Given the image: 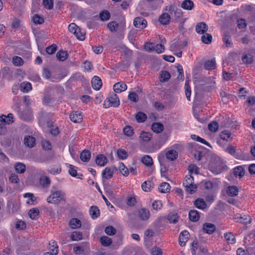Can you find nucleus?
<instances>
[{
  "label": "nucleus",
  "instance_id": "obj_1",
  "mask_svg": "<svg viewBox=\"0 0 255 255\" xmlns=\"http://www.w3.org/2000/svg\"><path fill=\"white\" fill-rule=\"evenodd\" d=\"M183 185L185 190L189 193L192 194L197 191V186L194 182V178L191 175H186L183 182Z\"/></svg>",
  "mask_w": 255,
  "mask_h": 255
},
{
  "label": "nucleus",
  "instance_id": "obj_2",
  "mask_svg": "<svg viewBox=\"0 0 255 255\" xmlns=\"http://www.w3.org/2000/svg\"><path fill=\"white\" fill-rule=\"evenodd\" d=\"M65 195L61 191H52L51 194L47 198V202L52 204H58L65 200Z\"/></svg>",
  "mask_w": 255,
  "mask_h": 255
},
{
  "label": "nucleus",
  "instance_id": "obj_3",
  "mask_svg": "<svg viewBox=\"0 0 255 255\" xmlns=\"http://www.w3.org/2000/svg\"><path fill=\"white\" fill-rule=\"evenodd\" d=\"M19 117L25 121H31L33 118V113L30 108H27L25 110L18 113Z\"/></svg>",
  "mask_w": 255,
  "mask_h": 255
},
{
  "label": "nucleus",
  "instance_id": "obj_4",
  "mask_svg": "<svg viewBox=\"0 0 255 255\" xmlns=\"http://www.w3.org/2000/svg\"><path fill=\"white\" fill-rule=\"evenodd\" d=\"M133 24L136 28L143 29L146 27L147 22L143 17H136L133 20Z\"/></svg>",
  "mask_w": 255,
  "mask_h": 255
},
{
  "label": "nucleus",
  "instance_id": "obj_5",
  "mask_svg": "<svg viewBox=\"0 0 255 255\" xmlns=\"http://www.w3.org/2000/svg\"><path fill=\"white\" fill-rule=\"evenodd\" d=\"M138 218L142 221H147L150 217V211L145 208H142L138 210L137 214Z\"/></svg>",
  "mask_w": 255,
  "mask_h": 255
},
{
  "label": "nucleus",
  "instance_id": "obj_6",
  "mask_svg": "<svg viewBox=\"0 0 255 255\" xmlns=\"http://www.w3.org/2000/svg\"><path fill=\"white\" fill-rule=\"evenodd\" d=\"M190 237V235L189 232L186 231L184 230L182 231L179 235V243L180 245L182 247L185 246L186 243L189 239Z\"/></svg>",
  "mask_w": 255,
  "mask_h": 255
},
{
  "label": "nucleus",
  "instance_id": "obj_7",
  "mask_svg": "<svg viewBox=\"0 0 255 255\" xmlns=\"http://www.w3.org/2000/svg\"><path fill=\"white\" fill-rule=\"evenodd\" d=\"M13 122V116L11 113L8 114L7 116L4 115H2L0 116V124L6 125H9Z\"/></svg>",
  "mask_w": 255,
  "mask_h": 255
},
{
  "label": "nucleus",
  "instance_id": "obj_8",
  "mask_svg": "<svg viewBox=\"0 0 255 255\" xmlns=\"http://www.w3.org/2000/svg\"><path fill=\"white\" fill-rule=\"evenodd\" d=\"M208 29V26L204 22H199L197 24L195 30L197 33L200 34H203Z\"/></svg>",
  "mask_w": 255,
  "mask_h": 255
},
{
  "label": "nucleus",
  "instance_id": "obj_9",
  "mask_svg": "<svg viewBox=\"0 0 255 255\" xmlns=\"http://www.w3.org/2000/svg\"><path fill=\"white\" fill-rule=\"evenodd\" d=\"M69 117L71 121L75 123H80L83 119V116L79 112H73L70 114Z\"/></svg>",
  "mask_w": 255,
  "mask_h": 255
},
{
  "label": "nucleus",
  "instance_id": "obj_10",
  "mask_svg": "<svg viewBox=\"0 0 255 255\" xmlns=\"http://www.w3.org/2000/svg\"><path fill=\"white\" fill-rule=\"evenodd\" d=\"M69 226L72 229H79L82 226V222L79 219L73 218L70 220Z\"/></svg>",
  "mask_w": 255,
  "mask_h": 255
},
{
  "label": "nucleus",
  "instance_id": "obj_11",
  "mask_svg": "<svg viewBox=\"0 0 255 255\" xmlns=\"http://www.w3.org/2000/svg\"><path fill=\"white\" fill-rule=\"evenodd\" d=\"M92 87L96 90H99L102 86V82L101 79L98 76H94L91 81Z\"/></svg>",
  "mask_w": 255,
  "mask_h": 255
},
{
  "label": "nucleus",
  "instance_id": "obj_12",
  "mask_svg": "<svg viewBox=\"0 0 255 255\" xmlns=\"http://www.w3.org/2000/svg\"><path fill=\"white\" fill-rule=\"evenodd\" d=\"M113 88L115 92L121 93L127 89V86L124 82H118L114 85Z\"/></svg>",
  "mask_w": 255,
  "mask_h": 255
},
{
  "label": "nucleus",
  "instance_id": "obj_13",
  "mask_svg": "<svg viewBox=\"0 0 255 255\" xmlns=\"http://www.w3.org/2000/svg\"><path fill=\"white\" fill-rule=\"evenodd\" d=\"M108 102H109V106L117 107L120 105V100L115 94L108 98Z\"/></svg>",
  "mask_w": 255,
  "mask_h": 255
},
{
  "label": "nucleus",
  "instance_id": "obj_14",
  "mask_svg": "<svg viewBox=\"0 0 255 255\" xmlns=\"http://www.w3.org/2000/svg\"><path fill=\"white\" fill-rule=\"evenodd\" d=\"M113 176V171L109 167H106L102 172V177L103 181L105 182L106 180L111 178Z\"/></svg>",
  "mask_w": 255,
  "mask_h": 255
},
{
  "label": "nucleus",
  "instance_id": "obj_15",
  "mask_svg": "<svg viewBox=\"0 0 255 255\" xmlns=\"http://www.w3.org/2000/svg\"><path fill=\"white\" fill-rule=\"evenodd\" d=\"M215 230V226L211 223H205L203 226V230L207 234H212Z\"/></svg>",
  "mask_w": 255,
  "mask_h": 255
},
{
  "label": "nucleus",
  "instance_id": "obj_16",
  "mask_svg": "<svg viewBox=\"0 0 255 255\" xmlns=\"http://www.w3.org/2000/svg\"><path fill=\"white\" fill-rule=\"evenodd\" d=\"M194 6V2L191 0H184L181 3V7L185 10H192Z\"/></svg>",
  "mask_w": 255,
  "mask_h": 255
},
{
  "label": "nucleus",
  "instance_id": "obj_17",
  "mask_svg": "<svg viewBox=\"0 0 255 255\" xmlns=\"http://www.w3.org/2000/svg\"><path fill=\"white\" fill-rule=\"evenodd\" d=\"M24 143L25 146L33 147L35 144V139L31 136H27L24 138Z\"/></svg>",
  "mask_w": 255,
  "mask_h": 255
},
{
  "label": "nucleus",
  "instance_id": "obj_18",
  "mask_svg": "<svg viewBox=\"0 0 255 255\" xmlns=\"http://www.w3.org/2000/svg\"><path fill=\"white\" fill-rule=\"evenodd\" d=\"M96 163L101 166H104L107 162L106 157L103 154H98L96 158Z\"/></svg>",
  "mask_w": 255,
  "mask_h": 255
},
{
  "label": "nucleus",
  "instance_id": "obj_19",
  "mask_svg": "<svg viewBox=\"0 0 255 255\" xmlns=\"http://www.w3.org/2000/svg\"><path fill=\"white\" fill-rule=\"evenodd\" d=\"M239 189L236 186H230L227 189V193L230 196L234 197L238 194Z\"/></svg>",
  "mask_w": 255,
  "mask_h": 255
},
{
  "label": "nucleus",
  "instance_id": "obj_20",
  "mask_svg": "<svg viewBox=\"0 0 255 255\" xmlns=\"http://www.w3.org/2000/svg\"><path fill=\"white\" fill-rule=\"evenodd\" d=\"M170 20V16L167 13H162L159 18V22L163 25L167 24Z\"/></svg>",
  "mask_w": 255,
  "mask_h": 255
},
{
  "label": "nucleus",
  "instance_id": "obj_21",
  "mask_svg": "<svg viewBox=\"0 0 255 255\" xmlns=\"http://www.w3.org/2000/svg\"><path fill=\"white\" fill-rule=\"evenodd\" d=\"M189 218L192 222H197L200 218L198 212L195 210H191L189 213Z\"/></svg>",
  "mask_w": 255,
  "mask_h": 255
},
{
  "label": "nucleus",
  "instance_id": "obj_22",
  "mask_svg": "<svg viewBox=\"0 0 255 255\" xmlns=\"http://www.w3.org/2000/svg\"><path fill=\"white\" fill-rule=\"evenodd\" d=\"M151 129L154 132L160 133L163 130L164 127L161 123H155L152 124Z\"/></svg>",
  "mask_w": 255,
  "mask_h": 255
},
{
  "label": "nucleus",
  "instance_id": "obj_23",
  "mask_svg": "<svg viewBox=\"0 0 255 255\" xmlns=\"http://www.w3.org/2000/svg\"><path fill=\"white\" fill-rule=\"evenodd\" d=\"M195 206L199 209H204L206 208L207 204L205 201L202 199H197L194 201Z\"/></svg>",
  "mask_w": 255,
  "mask_h": 255
},
{
  "label": "nucleus",
  "instance_id": "obj_24",
  "mask_svg": "<svg viewBox=\"0 0 255 255\" xmlns=\"http://www.w3.org/2000/svg\"><path fill=\"white\" fill-rule=\"evenodd\" d=\"M223 41L226 47L231 48L233 47V43L231 41V36L228 33H225L224 34L223 36Z\"/></svg>",
  "mask_w": 255,
  "mask_h": 255
},
{
  "label": "nucleus",
  "instance_id": "obj_25",
  "mask_svg": "<svg viewBox=\"0 0 255 255\" xmlns=\"http://www.w3.org/2000/svg\"><path fill=\"white\" fill-rule=\"evenodd\" d=\"M216 60L215 59H212L211 60L206 61L204 63V67L205 69L208 70H212L215 69L216 67Z\"/></svg>",
  "mask_w": 255,
  "mask_h": 255
},
{
  "label": "nucleus",
  "instance_id": "obj_26",
  "mask_svg": "<svg viewBox=\"0 0 255 255\" xmlns=\"http://www.w3.org/2000/svg\"><path fill=\"white\" fill-rule=\"evenodd\" d=\"M178 153L177 151L173 149L170 150L166 153V158L171 161L176 159Z\"/></svg>",
  "mask_w": 255,
  "mask_h": 255
},
{
  "label": "nucleus",
  "instance_id": "obj_27",
  "mask_svg": "<svg viewBox=\"0 0 255 255\" xmlns=\"http://www.w3.org/2000/svg\"><path fill=\"white\" fill-rule=\"evenodd\" d=\"M49 249L55 255L58 253V247L55 241H51L49 244Z\"/></svg>",
  "mask_w": 255,
  "mask_h": 255
},
{
  "label": "nucleus",
  "instance_id": "obj_28",
  "mask_svg": "<svg viewBox=\"0 0 255 255\" xmlns=\"http://www.w3.org/2000/svg\"><path fill=\"white\" fill-rule=\"evenodd\" d=\"M91 158V152L89 150H83L80 154V158L84 162H88Z\"/></svg>",
  "mask_w": 255,
  "mask_h": 255
},
{
  "label": "nucleus",
  "instance_id": "obj_29",
  "mask_svg": "<svg viewBox=\"0 0 255 255\" xmlns=\"http://www.w3.org/2000/svg\"><path fill=\"white\" fill-rule=\"evenodd\" d=\"M14 168L18 173H23L26 170L25 165L21 162H17L15 164Z\"/></svg>",
  "mask_w": 255,
  "mask_h": 255
},
{
  "label": "nucleus",
  "instance_id": "obj_30",
  "mask_svg": "<svg viewBox=\"0 0 255 255\" xmlns=\"http://www.w3.org/2000/svg\"><path fill=\"white\" fill-rule=\"evenodd\" d=\"M100 243L104 247H108L112 244V240L107 236H102L100 238Z\"/></svg>",
  "mask_w": 255,
  "mask_h": 255
},
{
  "label": "nucleus",
  "instance_id": "obj_31",
  "mask_svg": "<svg viewBox=\"0 0 255 255\" xmlns=\"http://www.w3.org/2000/svg\"><path fill=\"white\" fill-rule=\"evenodd\" d=\"M40 184L44 187H48L51 183L50 178L46 176H43L40 177L39 179Z\"/></svg>",
  "mask_w": 255,
  "mask_h": 255
},
{
  "label": "nucleus",
  "instance_id": "obj_32",
  "mask_svg": "<svg viewBox=\"0 0 255 255\" xmlns=\"http://www.w3.org/2000/svg\"><path fill=\"white\" fill-rule=\"evenodd\" d=\"M39 214V210L37 208H32L30 209L28 213V215L32 220H36Z\"/></svg>",
  "mask_w": 255,
  "mask_h": 255
},
{
  "label": "nucleus",
  "instance_id": "obj_33",
  "mask_svg": "<svg viewBox=\"0 0 255 255\" xmlns=\"http://www.w3.org/2000/svg\"><path fill=\"white\" fill-rule=\"evenodd\" d=\"M170 186L167 182L162 183L158 187L159 191L161 193H167L169 191Z\"/></svg>",
  "mask_w": 255,
  "mask_h": 255
},
{
  "label": "nucleus",
  "instance_id": "obj_34",
  "mask_svg": "<svg viewBox=\"0 0 255 255\" xmlns=\"http://www.w3.org/2000/svg\"><path fill=\"white\" fill-rule=\"evenodd\" d=\"M234 174L236 177L241 178L244 175V169L242 166H237L234 168Z\"/></svg>",
  "mask_w": 255,
  "mask_h": 255
},
{
  "label": "nucleus",
  "instance_id": "obj_35",
  "mask_svg": "<svg viewBox=\"0 0 255 255\" xmlns=\"http://www.w3.org/2000/svg\"><path fill=\"white\" fill-rule=\"evenodd\" d=\"M21 90L23 92H28L32 89L31 85L30 83L27 82H23L20 85Z\"/></svg>",
  "mask_w": 255,
  "mask_h": 255
},
{
  "label": "nucleus",
  "instance_id": "obj_36",
  "mask_svg": "<svg viewBox=\"0 0 255 255\" xmlns=\"http://www.w3.org/2000/svg\"><path fill=\"white\" fill-rule=\"evenodd\" d=\"M224 237L228 243L233 244L235 243V237L232 233L228 232L225 233Z\"/></svg>",
  "mask_w": 255,
  "mask_h": 255
},
{
  "label": "nucleus",
  "instance_id": "obj_37",
  "mask_svg": "<svg viewBox=\"0 0 255 255\" xmlns=\"http://www.w3.org/2000/svg\"><path fill=\"white\" fill-rule=\"evenodd\" d=\"M90 214L93 219L97 218L100 215V211L96 206H92L90 209Z\"/></svg>",
  "mask_w": 255,
  "mask_h": 255
},
{
  "label": "nucleus",
  "instance_id": "obj_38",
  "mask_svg": "<svg viewBox=\"0 0 255 255\" xmlns=\"http://www.w3.org/2000/svg\"><path fill=\"white\" fill-rule=\"evenodd\" d=\"M142 162L147 166H150L153 164L152 158L149 155H144L141 158Z\"/></svg>",
  "mask_w": 255,
  "mask_h": 255
},
{
  "label": "nucleus",
  "instance_id": "obj_39",
  "mask_svg": "<svg viewBox=\"0 0 255 255\" xmlns=\"http://www.w3.org/2000/svg\"><path fill=\"white\" fill-rule=\"evenodd\" d=\"M178 216L176 213L171 212L168 216L167 219L171 223H176L178 221Z\"/></svg>",
  "mask_w": 255,
  "mask_h": 255
},
{
  "label": "nucleus",
  "instance_id": "obj_40",
  "mask_svg": "<svg viewBox=\"0 0 255 255\" xmlns=\"http://www.w3.org/2000/svg\"><path fill=\"white\" fill-rule=\"evenodd\" d=\"M140 139L144 142H148L151 138V134L150 132H142L139 136Z\"/></svg>",
  "mask_w": 255,
  "mask_h": 255
},
{
  "label": "nucleus",
  "instance_id": "obj_41",
  "mask_svg": "<svg viewBox=\"0 0 255 255\" xmlns=\"http://www.w3.org/2000/svg\"><path fill=\"white\" fill-rule=\"evenodd\" d=\"M108 27L111 32H116L118 30L119 27L118 23L115 21H111L107 24Z\"/></svg>",
  "mask_w": 255,
  "mask_h": 255
},
{
  "label": "nucleus",
  "instance_id": "obj_42",
  "mask_svg": "<svg viewBox=\"0 0 255 255\" xmlns=\"http://www.w3.org/2000/svg\"><path fill=\"white\" fill-rule=\"evenodd\" d=\"M56 56L58 60L64 61L68 57L67 52L66 51H59L57 53Z\"/></svg>",
  "mask_w": 255,
  "mask_h": 255
},
{
  "label": "nucleus",
  "instance_id": "obj_43",
  "mask_svg": "<svg viewBox=\"0 0 255 255\" xmlns=\"http://www.w3.org/2000/svg\"><path fill=\"white\" fill-rule=\"evenodd\" d=\"M82 233L80 232H74L71 235V239L73 241H78L82 239Z\"/></svg>",
  "mask_w": 255,
  "mask_h": 255
},
{
  "label": "nucleus",
  "instance_id": "obj_44",
  "mask_svg": "<svg viewBox=\"0 0 255 255\" xmlns=\"http://www.w3.org/2000/svg\"><path fill=\"white\" fill-rule=\"evenodd\" d=\"M231 135L232 134L230 131L228 130H225L221 132L220 137L224 140L229 141L232 138Z\"/></svg>",
  "mask_w": 255,
  "mask_h": 255
},
{
  "label": "nucleus",
  "instance_id": "obj_45",
  "mask_svg": "<svg viewBox=\"0 0 255 255\" xmlns=\"http://www.w3.org/2000/svg\"><path fill=\"white\" fill-rule=\"evenodd\" d=\"M201 40L204 43L210 44L212 40V36L209 33L204 34L201 36Z\"/></svg>",
  "mask_w": 255,
  "mask_h": 255
},
{
  "label": "nucleus",
  "instance_id": "obj_46",
  "mask_svg": "<svg viewBox=\"0 0 255 255\" xmlns=\"http://www.w3.org/2000/svg\"><path fill=\"white\" fill-rule=\"evenodd\" d=\"M117 153L118 157L122 160L126 159L128 156V152L123 149H119Z\"/></svg>",
  "mask_w": 255,
  "mask_h": 255
},
{
  "label": "nucleus",
  "instance_id": "obj_47",
  "mask_svg": "<svg viewBox=\"0 0 255 255\" xmlns=\"http://www.w3.org/2000/svg\"><path fill=\"white\" fill-rule=\"evenodd\" d=\"M242 61L245 64H251L253 61V56L251 54H246L243 56Z\"/></svg>",
  "mask_w": 255,
  "mask_h": 255
},
{
  "label": "nucleus",
  "instance_id": "obj_48",
  "mask_svg": "<svg viewBox=\"0 0 255 255\" xmlns=\"http://www.w3.org/2000/svg\"><path fill=\"white\" fill-rule=\"evenodd\" d=\"M191 138L194 140L200 142L203 144H206L209 146H211L210 143L205 140L204 139L200 137V136L196 135L195 134H192L191 135Z\"/></svg>",
  "mask_w": 255,
  "mask_h": 255
},
{
  "label": "nucleus",
  "instance_id": "obj_49",
  "mask_svg": "<svg viewBox=\"0 0 255 255\" xmlns=\"http://www.w3.org/2000/svg\"><path fill=\"white\" fill-rule=\"evenodd\" d=\"M170 78V73L166 71H162L160 74V81L166 82Z\"/></svg>",
  "mask_w": 255,
  "mask_h": 255
},
{
  "label": "nucleus",
  "instance_id": "obj_50",
  "mask_svg": "<svg viewBox=\"0 0 255 255\" xmlns=\"http://www.w3.org/2000/svg\"><path fill=\"white\" fill-rule=\"evenodd\" d=\"M100 18L102 21H107L110 17V13L108 10H104L100 13Z\"/></svg>",
  "mask_w": 255,
  "mask_h": 255
},
{
  "label": "nucleus",
  "instance_id": "obj_51",
  "mask_svg": "<svg viewBox=\"0 0 255 255\" xmlns=\"http://www.w3.org/2000/svg\"><path fill=\"white\" fill-rule=\"evenodd\" d=\"M135 119L138 123H142L146 119V115L142 112H138L135 116Z\"/></svg>",
  "mask_w": 255,
  "mask_h": 255
},
{
  "label": "nucleus",
  "instance_id": "obj_52",
  "mask_svg": "<svg viewBox=\"0 0 255 255\" xmlns=\"http://www.w3.org/2000/svg\"><path fill=\"white\" fill-rule=\"evenodd\" d=\"M12 63L14 66H20L23 64V60L21 57L15 56L12 58Z\"/></svg>",
  "mask_w": 255,
  "mask_h": 255
},
{
  "label": "nucleus",
  "instance_id": "obj_53",
  "mask_svg": "<svg viewBox=\"0 0 255 255\" xmlns=\"http://www.w3.org/2000/svg\"><path fill=\"white\" fill-rule=\"evenodd\" d=\"M105 232L108 235L113 236L116 234L117 230L114 227L109 226L105 228Z\"/></svg>",
  "mask_w": 255,
  "mask_h": 255
},
{
  "label": "nucleus",
  "instance_id": "obj_54",
  "mask_svg": "<svg viewBox=\"0 0 255 255\" xmlns=\"http://www.w3.org/2000/svg\"><path fill=\"white\" fill-rule=\"evenodd\" d=\"M43 4L44 7L47 9L50 10L53 8V0H43Z\"/></svg>",
  "mask_w": 255,
  "mask_h": 255
},
{
  "label": "nucleus",
  "instance_id": "obj_55",
  "mask_svg": "<svg viewBox=\"0 0 255 255\" xmlns=\"http://www.w3.org/2000/svg\"><path fill=\"white\" fill-rule=\"evenodd\" d=\"M185 95L187 99L190 101V96L191 93V88L189 85L188 81H186L185 83Z\"/></svg>",
  "mask_w": 255,
  "mask_h": 255
},
{
  "label": "nucleus",
  "instance_id": "obj_56",
  "mask_svg": "<svg viewBox=\"0 0 255 255\" xmlns=\"http://www.w3.org/2000/svg\"><path fill=\"white\" fill-rule=\"evenodd\" d=\"M180 48V44L177 41L173 40L170 45V49L172 51H175Z\"/></svg>",
  "mask_w": 255,
  "mask_h": 255
},
{
  "label": "nucleus",
  "instance_id": "obj_57",
  "mask_svg": "<svg viewBox=\"0 0 255 255\" xmlns=\"http://www.w3.org/2000/svg\"><path fill=\"white\" fill-rule=\"evenodd\" d=\"M151 182L150 181H146L141 185L142 189L145 192H149L151 189Z\"/></svg>",
  "mask_w": 255,
  "mask_h": 255
},
{
  "label": "nucleus",
  "instance_id": "obj_58",
  "mask_svg": "<svg viewBox=\"0 0 255 255\" xmlns=\"http://www.w3.org/2000/svg\"><path fill=\"white\" fill-rule=\"evenodd\" d=\"M238 222L244 224H250L252 222V218L248 215H244V216L241 217Z\"/></svg>",
  "mask_w": 255,
  "mask_h": 255
},
{
  "label": "nucleus",
  "instance_id": "obj_59",
  "mask_svg": "<svg viewBox=\"0 0 255 255\" xmlns=\"http://www.w3.org/2000/svg\"><path fill=\"white\" fill-rule=\"evenodd\" d=\"M219 125L218 123L213 122L210 123L208 125V128L209 130L212 132H216L218 129Z\"/></svg>",
  "mask_w": 255,
  "mask_h": 255
},
{
  "label": "nucleus",
  "instance_id": "obj_60",
  "mask_svg": "<svg viewBox=\"0 0 255 255\" xmlns=\"http://www.w3.org/2000/svg\"><path fill=\"white\" fill-rule=\"evenodd\" d=\"M165 50L164 46L163 44H158L154 46L153 51L156 52L158 54L163 52Z\"/></svg>",
  "mask_w": 255,
  "mask_h": 255
},
{
  "label": "nucleus",
  "instance_id": "obj_61",
  "mask_svg": "<svg viewBox=\"0 0 255 255\" xmlns=\"http://www.w3.org/2000/svg\"><path fill=\"white\" fill-rule=\"evenodd\" d=\"M77 38L80 40H83L85 38V33L84 31H82L81 29L79 28V31L76 30V32L73 33Z\"/></svg>",
  "mask_w": 255,
  "mask_h": 255
},
{
  "label": "nucleus",
  "instance_id": "obj_62",
  "mask_svg": "<svg viewBox=\"0 0 255 255\" xmlns=\"http://www.w3.org/2000/svg\"><path fill=\"white\" fill-rule=\"evenodd\" d=\"M119 169H120L121 172L122 173V174L124 176H128V175L129 174L128 169V168L127 167L125 166V165L123 163L120 164V165L119 166Z\"/></svg>",
  "mask_w": 255,
  "mask_h": 255
},
{
  "label": "nucleus",
  "instance_id": "obj_63",
  "mask_svg": "<svg viewBox=\"0 0 255 255\" xmlns=\"http://www.w3.org/2000/svg\"><path fill=\"white\" fill-rule=\"evenodd\" d=\"M124 132L125 135L131 136L133 134V130L130 126H127L124 128Z\"/></svg>",
  "mask_w": 255,
  "mask_h": 255
},
{
  "label": "nucleus",
  "instance_id": "obj_64",
  "mask_svg": "<svg viewBox=\"0 0 255 255\" xmlns=\"http://www.w3.org/2000/svg\"><path fill=\"white\" fill-rule=\"evenodd\" d=\"M33 21L35 24H40L44 22V20L43 18L39 16L37 14H35L32 18Z\"/></svg>",
  "mask_w": 255,
  "mask_h": 255
}]
</instances>
